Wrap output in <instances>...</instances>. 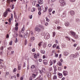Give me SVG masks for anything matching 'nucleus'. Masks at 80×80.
Returning <instances> with one entry per match:
<instances>
[{
	"label": "nucleus",
	"mask_w": 80,
	"mask_h": 80,
	"mask_svg": "<svg viewBox=\"0 0 80 80\" xmlns=\"http://www.w3.org/2000/svg\"><path fill=\"white\" fill-rule=\"evenodd\" d=\"M58 75L59 76V78H62V77H63V76H62V77H61L60 76H62V74L61 73H59L58 74Z\"/></svg>",
	"instance_id": "19"
},
{
	"label": "nucleus",
	"mask_w": 80,
	"mask_h": 80,
	"mask_svg": "<svg viewBox=\"0 0 80 80\" xmlns=\"http://www.w3.org/2000/svg\"><path fill=\"white\" fill-rule=\"evenodd\" d=\"M43 62H47L48 63V61L47 60L44 59L43 61Z\"/></svg>",
	"instance_id": "38"
},
{
	"label": "nucleus",
	"mask_w": 80,
	"mask_h": 80,
	"mask_svg": "<svg viewBox=\"0 0 80 80\" xmlns=\"http://www.w3.org/2000/svg\"><path fill=\"white\" fill-rule=\"evenodd\" d=\"M57 46V44H54L53 46L52 47H55Z\"/></svg>",
	"instance_id": "63"
},
{
	"label": "nucleus",
	"mask_w": 80,
	"mask_h": 80,
	"mask_svg": "<svg viewBox=\"0 0 80 80\" xmlns=\"http://www.w3.org/2000/svg\"><path fill=\"white\" fill-rule=\"evenodd\" d=\"M42 71H45V68H42Z\"/></svg>",
	"instance_id": "45"
},
{
	"label": "nucleus",
	"mask_w": 80,
	"mask_h": 80,
	"mask_svg": "<svg viewBox=\"0 0 80 80\" xmlns=\"http://www.w3.org/2000/svg\"><path fill=\"white\" fill-rule=\"evenodd\" d=\"M47 47V43L46 42H44V44L43 45V48H45Z\"/></svg>",
	"instance_id": "18"
},
{
	"label": "nucleus",
	"mask_w": 80,
	"mask_h": 80,
	"mask_svg": "<svg viewBox=\"0 0 80 80\" xmlns=\"http://www.w3.org/2000/svg\"><path fill=\"white\" fill-rule=\"evenodd\" d=\"M42 42H40L38 43V46L39 47H41V46H42Z\"/></svg>",
	"instance_id": "17"
},
{
	"label": "nucleus",
	"mask_w": 80,
	"mask_h": 80,
	"mask_svg": "<svg viewBox=\"0 0 80 80\" xmlns=\"http://www.w3.org/2000/svg\"><path fill=\"white\" fill-rule=\"evenodd\" d=\"M18 42V41L17 40V38H16V40H15V43H17Z\"/></svg>",
	"instance_id": "49"
},
{
	"label": "nucleus",
	"mask_w": 80,
	"mask_h": 80,
	"mask_svg": "<svg viewBox=\"0 0 80 80\" xmlns=\"http://www.w3.org/2000/svg\"><path fill=\"white\" fill-rule=\"evenodd\" d=\"M40 52L41 53H42L43 54H44L45 53V52L44 51V50H41L40 51Z\"/></svg>",
	"instance_id": "21"
},
{
	"label": "nucleus",
	"mask_w": 80,
	"mask_h": 80,
	"mask_svg": "<svg viewBox=\"0 0 80 80\" xmlns=\"http://www.w3.org/2000/svg\"><path fill=\"white\" fill-rule=\"evenodd\" d=\"M68 34L72 35V37H74L75 39H77L78 38V35L76 34V33L72 31H69L68 32Z\"/></svg>",
	"instance_id": "1"
},
{
	"label": "nucleus",
	"mask_w": 80,
	"mask_h": 80,
	"mask_svg": "<svg viewBox=\"0 0 80 80\" xmlns=\"http://www.w3.org/2000/svg\"><path fill=\"white\" fill-rule=\"evenodd\" d=\"M40 30H41V31H43V29H44V27H43V26H42V25H40Z\"/></svg>",
	"instance_id": "12"
},
{
	"label": "nucleus",
	"mask_w": 80,
	"mask_h": 80,
	"mask_svg": "<svg viewBox=\"0 0 80 80\" xmlns=\"http://www.w3.org/2000/svg\"><path fill=\"white\" fill-rule=\"evenodd\" d=\"M29 36H30V31L27 30L26 33Z\"/></svg>",
	"instance_id": "14"
},
{
	"label": "nucleus",
	"mask_w": 80,
	"mask_h": 80,
	"mask_svg": "<svg viewBox=\"0 0 80 80\" xmlns=\"http://www.w3.org/2000/svg\"><path fill=\"white\" fill-rule=\"evenodd\" d=\"M13 14H11V18H12L11 20H12L13 19Z\"/></svg>",
	"instance_id": "48"
},
{
	"label": "nucleus",
	"mask_w": 80,
	"mask_h": 80,
	"mask_svg": "<svg viewBox=\"0 0 80 80\" xmlns=\"http://www.w3.org/2000/svg\"><path fill=\"white\" fill-rule=\"evenodd\" d=\"M56 49H58V50H59V49H60V48L59 47V46H57Z\"/></svg>",
	"instance_id": "53"
},
{
	"label": "nucleus",
	"mask_w": 80,
	"mask_h": 80,
	"mask_svg": "<svg viewBox=\"0 0 80 80\" xmlns=\"http://www.w3.org/2000/svg\"><path fill=\"white\" fill-rule=\"evenodd\" d=\"M35 76H36V75L35 74H33L32 75V77H35Z\"/></svg>",
	"instance_id": "64"
},
{
	"label": "nucleus",
	"mask_w": 80,
	"mask_h": 80,
	"mask_svg": "<svg viewBox=\"0 0 80 80\" xmlns=\"http://www.w3.org/2000/svg\"><path fill=\"white\" fill-rule=\"evenodd\" d=\"M46 20L47 22H49V21H50V20H49L47 18H46Z\"/></svg>",
	"instance_id": "43"
},
{
	"label": "nucleus",
	"mask_w": 80,
	"mask_h": 80,
	"mask_svg": "<svg viewBox=\"0 0 80 80\" xmlns=\"http://www.w3.org/2000/svg\"><path fill=\"white\" fill-rule=\"evenodd\" d=\"M38 61L40 62H42V60L41 59H38Z\"/></svg>",
	"instance_id": "52"
},
{
	"label": "nucleus",
	"mask_w": 80,
	"mask_h": 80,
	"mask_svg": "<svg viewBox=\"0 0 80 80\" xmlns=\"http://www.w3.org/2000/svg\"><path fill=\"white\" fill-rule=\"evenodd\" d=\"M76 21L77 23H79L80 22V19L78 18L76 19Z\"/></svg>",
	"instance_id": "23"
},
{
	"label": "nucleus",
	"mask_w": 80,
	"mask_h": 80,
	"mask_svg": "<svg viewBox=\"0 0 80 80\" xmlns=\"http://www.w3.org/2000/svg\"><path fill=\"white\" fill-rule=\"evenodd\" d=\"M38 2L39 4H40V5H42V4H43V0H38Z\"/></svg>",
	"instance_id": "10"
},
{
	"label": "nucleus",
	"mask_w": 80,
	"mask_h": 80,
	"mask_svg": "<svg viewBox=\"0 0 80 80\" xmlns=\"http://www.w3.org/2000/svg\"><path fill=\"white\" fill-rule=\"evenodd\" d=\"M58 54H55V57H56V58H57V57H58Z\"/></svg>",
	"instance_id": "42"
},
{
	"label": "nucleus",
	"mask_w": 80,
	"mask_h": 80,
	"mask_svg": "<svg viewBox=\"0 0 80 80\" xmlns=\"http://www.w3.org/2000/svg\"><path fill=\"white\" fill-rule=\"evenodd\" d=\"M10 1H11V0H7V2L8 3H10Z\"/></svg>",
	"instance_id": "44"
},
{
	"label": "nucleus",
	"mask_w": 80,
	"mask_h": 80,
	"mask_svg": "<svg viewBox=\"0 0 80 80\" xmlns=\"http://www.w3.org/2000/svg\"><path fill=\"white\" fill-rule=\"evenodd\" d=\"M42 58H43V59L45 58H46V56L45 55H43V56L42 57Z\"/></svg>",
	"instance_id": "56"
},
{
	"label": "nucleus",
	"mask_w": 80,
	"mask_h": 80,
	"mask_svg": "<svg viewBox=\"0 0 80 80\" xmlns=\"http://www.w3.org/2000/svg\"><path fill=\"white\" fill-rule=\"evenodd\" d=\"M66 12H64V13H63L62 16L63 17H66Z\"/></svg>",
	"instance_id": "16"
},
{
	"label": "nucleus",
	"mask_w": 80,
	"mask_h": 80,
	"mask_svg": "<svg viewBox=\"0 0 80 80\" xmlns=\"http://www.w3.org/2000/svg\"><path fill=\"white\" fill-rule=\"evenodd\" d=\"M7 15H8V12L5 11L3 14V16L4 17H7Z\"/></svg>",
	"instance_id": "7"
},
{
	"label": "nucleus",
	"mask_w": 80,
	"mask_h": 80,
	"mask_svg": "<svg viewBox=\"0 0 80 80\" xmlns=\"http://www.w3.org/2000/svg\"><path fill=\"white\" fill-rule=\"evenodd\" d=\"M27 40L26 39L25 40V45H27Z\"/></svg>",
	"instance_id": "36"
},
{
	"label": "nucleus",
	"mask_w": 80,
	"mask_h": 80,
	"mask_svg": "<svg viewBox=\"0 0 80 80\" xmlns=\"http://www.w3.org/2000/svg\"><path fill=\"white\" fill-rule=\"evenodd\" d=\"M65 25L66 27H68L69 25H70V22H66L65 23Z\"/></svg>",
	"instance_id": "9"
},
{
	"label": "nucleus",
	"mask_w": 80,
	"mask_h": 80,
	"mask_svg": "<svg viewBox=\"0 0 80 80\" xmlns=\"http://www.w3.org/2000/svg\"><path fill=\"white\" fill-rule=\"evenodd\" d=\"M0 50H3V46H2L0 48Z\"/></svg>",
	"instance_id": "61"
},
{
	"label": "nucleus",
	"mask_w": 80,
	"mask_h": 80,
	"mask_svg": "<svg viewBox=\"0 0 80 80\" xmlns=\"http://www.w3.org/2000/svg\"><path fill=\"white\" fill-rule=\"evenodd\" d=\"M80 47H78L76 48V50H80Z\"/></svg>",
	"instance_id": "50"
},
{
	"label": "nucleus",
	"mask_w": 80,
	"mask_h": 80,
	"mask_svg": "<svg viewBox=\"0 0 80 80\" xmlns=\"http://www.w3.org/2000/svg\"><path fill=\"white\" fill-rule=\"evenodd\" d=\"M35 31H37V32H40V31H41L40 29V28H38V27H36L35 28Z\"/></svg>",
	"instance_id": "5"
},
{
	"label": "nucleus",
	"mask_w": 80,
	"mask_h": 80,
	"mask_svg": "<svg viewBox=\"0 0 80 80\" xmlns=\"http://www.w3.org/2000/svg\"><path fill=\"white\" fill-rule=\"evenodd\" d=\"M52 8H50L49 9V12L50 13V12H52Z\"/></svg>",
	"instance_id": "30"
},
{
	"label": "nucleus",
	"mask_w": 80,
	"mask_h": 80,
	"mask_svg": "<svg viewBox=\"0 0 80 80\" xmlns=\"http://www.w3.org/2000/svg\"><path fill=\"white\" fill-rule=\"evenodd\" d=\"M74 58H76L78 57L79 55V54L78 53L76 52L74 55Z\"/></svg>",
	"instance_id": "11"
},
{
	"label": "nucleus",
	"mask_w": 80,
	"mask_h": 80,
	"mask_svg": "<svg viewBox=\"0 0 80 80\" xmlns=\"http://www.w3.org/2000/svg\"><path fill=\"white\" fill-rule=\"evenodd\" d=\"M40 6V4H36V7H38Z\"/></svg>",
	"instance_id": "58"
},
{
	"label": "nucleus",
	"mask_w": 80,
	"mask_h": 80,
	"mask_svg": "<svg viewBox=\"0 0 80 80\" xmlns=\"http://www.w3.org/2000/svg\"><path fill=\"white\" fill-rule=\"evenodd\" d=\"M59 66H62V63L60 62L59 63Z\"/></svg>",
	"instance_id": "59"
},
{
	"label": "nucleus",
	"mask_w": 80,
	"mask_h": 80,
	"mask_svg": "<svg viewBox=\"0 0 80 80\" xmlns=\"http://www.w3.org/2000/svg\"><path fill=\"white\" fill-rule=\"evenodd\" d=\"M35 48H33L32 49V52H34L35 51Z\"/></svg>",
	"instance_id": "55"
},
{
	"label": "nucleus",
	"mask_w": 80,
	"mask_h": 80,
	"mask_svg": "<svg viewBox=\"0 0 80 80\" xmlns=\"http://www.w3.org/2000/svg\"><path fill=\"white\" fill-rule=\"evenodd\" d=\"M18 27H16L15 28V30H18Z\"/></svg>",
	"instance_id": "57"
},
{
	"label": "nucleus",
	"mask_w": 80,
	"mask_h": 80,
	"mask_svg": "<svg viewBox=\"0 0 80 80\" xmlns=\"http://www.w3.org/2000/svg\"><path fill=\"white\" fill-rule=\"evenodd\" d=\"M18 70H21V66H20V65H19V66L18 67Z\"/></svg>",
	"instance_id": "46"
},
{
	"label": "nucleus",
	"mask_w": 80,
	"mask_h": 80,
	"mask_svg": "<svg viewBox=\"0 0 80 80\" xmlns=\"http://www.w3.org/2000/svg\"><path fill=\"white\" fill-rule=\"evenodd\" d=\"M12 41H11L10 42H9V45H12Z\"/></svg>",
	"instance_id": "41"
},
{
	"label": "nucleus",
	"mask_w": 80,
	"mask_h": 80,
	"mask_svg": "<svg viewBox=\"0 0 80 80\" xmlns=\"http://www.w3.org/2000/svg\"><path fill=\"white\" fill-rule=\"evenodd\" d=\"M69 57L70 59H71L72 60H73V59H74V58H75V57L74 56V54L71 55Z\"/></svg>",
	"instance_id": "8"
},
{
	"label": "nucleus",
	"mask_w": 80,
	"mask_h": 80,
	"mask_svg": "<svg viewBox=\"0 0 80 80\" xmlns=\"http://www.w3.org/2000/svg\"><path fill=\"white\" fill-rule=\"evenodd\" d=\"M17 71V69L16 68H14V69L13 70V73H15V72H16Z\"/></svg>",
	"instance_id": "27"
},
{
	"label": "nucleus",
	"mask_w": 80,
	"mask_h": 80,
	"mask_svg": "<svg viewBox=\"0 0 80 80\" xmlns=\"http://www.w3.org/2000/svg\"><path fill=\"white\" fill-rule=\"evenodd\" d=\"M51 46H52V44H49L48 45V47H51Z\"/></svg>",
	"instance_id": "51"
},
{
	"label": "nucleus",
	"mask_w": 80,
	"mask_h": 80,
	"mask_svg": "<svg viewBox=\"0 0 80 80\" xmlns=\"http://www.w3.org/2000/svg\"><path fill=\"white\" fill-rule=\"evenodd\" d=\"M70 1L71 2H75V0H70Z\"/></svg>",
	"instance_id": "54"
},
{
	"label": "nucleus",
	"mask_w": 80,
	"mask_h": 80,
	"mask_svg": "<svg viewBox=\"0 0 80 80\" xmlns=\"http://www.w3.org/2000/svg\"><path fill=\"white\" fill-rule=\"evenodd\" d=\"M48 76L49 78H50L51 77V74L50 73H48Z\"/></svg>",
	"instance_id": "25"
},
{
	"label": "nucleus",
	"mask_w": 80,
	"mask_h": 80,
	"mask_svg": "<svg viewBox=\"0 0 80 80\" xmlns=\"http://www.w3.org/2000/svg\"><path fill=\"white\" fill-rule=\"evenodd\" d=\"M20 79L21 80H23V77H21Z\"/></svg>",
	"instance_id": "60"
},
{
	"label": "nucleus",
	"mask_w": 80,
	"mask_h": 80,
	"mask_svg": "<svg viewBox=\"0 0 80 80\" xmlns=\"http://www.w3.org/2000/svg\"><path fill=\"white\" fill-rule=\"evenodd\" d=\"M64 55L65 56H67L68 55V52H65L64 53Z\"/></svg>",
	"instance_id": "20"
},
{
	"label": "nucleus",
	"mask_w": 80,
	"mask_h": 80,
	"mask_svg": "<svg viewBox=\"0 0 80 80\" xmlns=\"http://www.w3.org/2000/svg\"><path fill=\"white\" fill-rule=\"evenodd\" d=\"M44 38L45 39H48L50 38V34L48 33H46L44 36Z\"/></svg>",
	"instance_id": "3"
},
{
	"label": "nucleus",
	"mask_w": 80,
	"mask_h": 80,
	"mask_svg": "<svg viewBox=\"0 0 80 80\" xmlns=\"http://www.w3.org/2000/svg\"><path fill=\"white\" fill-rule=\"evenodd\" d=\"M10 8H8L6 10V12H8V11L9 12H11V11H10Z\"/></svg>",
	"instance_id": "32"
},
{
	"label": "nucleus",
	"mask_w": 80,
	"mask_h": 80,
	"mask_svg": "<svg viewBox=\"0 0 80 80\" xmlns=\"http://www.w3.org/2000/svg\"><path fill=\"white\" fill-rule=\"evenodd\" d=\"M62 10H63V8H60L59 9V11L61 12V11H62Z\"/></svg>",
	"instance_id": "29"
},
{
	"label": "nucleus",
	"mask_w": 80,
	"mask_h": 80,
	"mask_svg": "<svg viewBox=\"0 0 80 80\" xmlns=\"http://www.w3.org/2000/svg\"><path fill=\"white\" fill-rule=\"evenodd\" d=\"M48 22H46V23H45V26H48Z\"/></svg>",
	"instance_id": "47"
},
{
	"label": "nucleus",
	"mask_w": 80,
	"mask_h": 80,
	"mask_svg": "<svg viewBox=\"0 0 80 80\" xmlns=\"http://www.w3.org/2000/svg\"><path fill=\"white\" fill-rule=\"evenodd\" d=\"M38 8V10H39V11L41 12V7H39Z\"/></svg>",
	"instance_id": "39"
},
{
	"label": "nucleus",
	"mask_w": 80,
	"mask_h": 80,
	"mask_svg": "<svg viewBox=\"0 0 80 80\" xmlns=\"http://www.w3.org/2000/svg\"><path fill=\"white\" fill-rule=\"evenodd\" d=\"M31 39L33 41V40H35V38H34V37H32L31 38Z\"/></svg>",
	"instance_id": "37"
},
{
	"label": "nucleus",
	"mask_w": 80,
	"mask_h": 80,
	"mask_svg": "<svg viewBox=\"0 0 80 80\" xmlns=\"http://www.w3.org/2000/svg\"><path fill=\"white\" fill-rule=\"evenodd\" d=\"M19 37H21V38H23V36L22 35V34L21 33H19Z\"/></svg>",
	"instance_id": "35"
},
{
	"label": "nucleus",
	"mask_w": 80,
	"mask_h": 80,
	"mask_svg": "<svg viewBox=\"0 0 80 80\" xmlns=\"http://www.w3.org/2000/svg\"><path fill=\"white\" fill-rule=\"evenodd\" d=\"M31 11L32 12H34L35 11V8H33L32 9Z\"/></svg>",
	"instance_id": "22"
},
{
	"label": "nucleus",
	"mask_w": 80,
	"mask_h": 80,
	"mask_svg": "<svg viewBox=\"0 0 80 80\" xmlns=\"http://www.w3.org/2000/svg\"><path fill=\"white\" fill-rule=\"evenodd\" d=\"M57 76L56 75L54 76L53 77V79H54V80H55V79H57Z\"/></svg>",
	"instance_id": "31"
},
{
	"label": "nucleus",
	"mask_w": 80,
	"mask_h": 80,
	"mask_svg": "<svg viewBox=\"0 0 80 80\" xmlns=\"http://www.w3.org/2000/svg\"><path fill=\"white\" fill-rule=\"evenodd\" d=\"M35 66L34 65H32L31 66V68L32 69H33L34 68H35Z\"/></svg>",
	"instance_id": "28"
},
{
	"label": "nucleus",
	"mask_w": 80,
	"mask_h": 80,
	"mask_svg": "<svg viewBox=\"0 0 80 80\" xmlns=\"http://www.w3.org/2000/svg\"><path fill=\"white\" fill-rule=\"evenodd\" d=\"M59 2L61 3V7H64L66 5V3H65L64 0H59Z\"/></svg>",
	"instance_id": "2"
},
{
	"label": "nucleus",
	"mask_w": 80,
	"mask_h": 80,
	"mask_svg": "<svg viewBox=\"0 0 80 80\" xmlns=\"http://www.w3.org/2000/svg\"><path fill=\"white\" fill-rule=\"evenodd\" d=\"M3 67H4V64L3 63H2L0 65V69H2L3 68Z\"/></svg>",
	"instance_id": "13"
},
{
	"label": "nucleus",
	"mask_w": 80,
	"mask_h": 80,
	"mask_svg": "<svg viewBox=\"0 0 80 80\" xmlns=\"http://www.w3.org/2000/svg\"><path fill=\"white\" fill-rule=\"evenodd\" d=\"M14 18H15V19H16V18H17V17L16 16V14H15V12H14Z\"/></svg>",
	"instance_id": "26"
},
{
	"label": "nucleus",
	"mask_w": 80,
	"mask_h": 80,
	"mask_svg": "<svg viewBox=\"0 0 80 80\" xmlns=\"http://www.w3.org/2000/svg\"><path fill=\"white\" fill-rule=\"evenodd\" d=\"M24 37L25 38H26L27 37H28L29 36H28L26 33H25L24 35Z\"/></svg>",
	"instance_id": "15"
},
{
	"label": "nucleus",
	"mask_w": 80,
	"mask_h": 80,
	"mask_svg": "<svg viewBox=\"0 0 80 80\" xmlns=\"http://www.w3.org/2000/svg\"><path fill=\"white\" fill-rule=\"evenodd\" d=\"M70 14L71 15L73 16L75 15V12L73 10L71 11L70 12Z\"/></svg>",
	"instance_id": "6"
},
{
	"label": "nucleus",
	"mask_w": 80,
	"mask_h": 80,
	"mask_svg": "<svg viewBox=\"0 0 80 80\" xmlns=\"http://www.w3.org/2000/svg\"><path fill=\"white\" fill-rule=\"evenodd\" d=\"M43 64H44L45 65H47V64H48V62H43Z\"/></svg>",
	"instance_id": "40"
},
{
	"label": "nucleus",
	"mask_w": 80,
	"mask_h": 80,
	"mask_svg": "<svg viewBox=\"0 0 80 80\" xmlns=\"http://www.w3.org/2000/svg\"><path fill=\"white\" fill-rule=\"evenodd\" d=\"M61 57H62V54H60L59 55V58H61Z\"/></svg>",
	"instance_id": "62"
},
{
	"label": "nucleus",
	"mask_w": 80,
	"mask_h": 80,
	"mask_svg": "<svg viewBox=\"0 0 80 80\" xmlns=\"http://www.w3.org/2000/svg\"><path fill=\"white\" fill-rule=\"evenodd\" d=\"M24 30H25V28H22V31H21V32H22V33H23V31H24Z\"/></svg>",
	"instance_id": "34"
},
{
	"label": "nucleus",
	"mask_w": 80,
	"mask_h": 80,
	"mask_svg": "<svg viewBox=\"0 0 80 80\" xmlns=\"http://www.w3.org/2000/svg\"><path fill=\"white\" fill-rule=\"evenodd\" d=\"M52 33H53L52 37H55V32H52Z\"/></svg>",
	"instance_id": "33"
},
{
	"label": "nucleus",
	"mask_w": 80,
	"mask_h": 80,
	"mask_svg": "<svg viewBox=\"0 0 80 80\" xmlns=\"http://www.w3.org/2000/svg\"><path fill=\"white\" fill-rule=\"evenodd\" d=\"M47 9H48V7L47 6L46 7H45L44 11V12H47Z\"/></svg>",
	"instance_id": "24"
},
{
	"label": "nucleus",
	"mask_w": 80,
	"mask_h": 80,
	"mask_svg": "<svg viewBox=\"0 0 80 80\" xmlns=\"http://www.w3.org/2000/svg\"><path fill=\"white\" fill-rule=\"evenodd\" d=\"M63 74L64 76L68 75V72L67 71H64L63 72Z\"/></svg>",
	"instance_id": "4"
}]
</instances>
